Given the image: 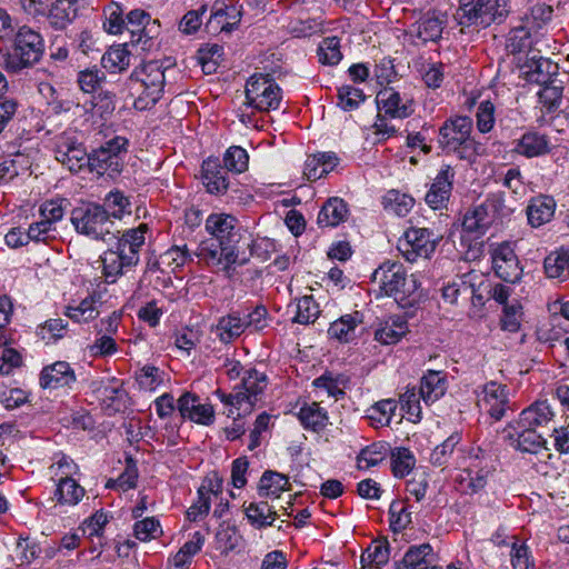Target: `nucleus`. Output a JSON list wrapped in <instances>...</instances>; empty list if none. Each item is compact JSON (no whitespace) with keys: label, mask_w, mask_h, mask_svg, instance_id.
<instances>
[{"label":"nucleus","mask_w":569,"mask_h":569,"mask_svg":"<svg viewBox=\"0 0 569 569\" xmlns=\"http://www.w3.org/2000/svg\"><path fill=\"white\" fill-rule=\"evenodd\" d=\"M28 169V161L22 154L18 153L14 158H7L0 163V182H9Z\"/></svg>","instance_id":"nucleus-59"},{"label":"nucleus","mask_w":569,"mask_h":569,"mask_svg":"<svg viewBox=\"0 0 569 569\" xmlns=\"http://www.w3.org/2000/svg\"><path fill=\"white\" fill-rule=\"evenodd\" d=\"M86 495V489L74 479L59 480L53 492V499L60 506H77Z\"/></svg>","instance_id":"nucleus-35"},{"label":"nucleus","mask_w":569,"mask_h":569,"mask_svg":"<svg viewBox=\"0 0 569 569\" xmlns=\"http://www.w3.org/2000/svg\"><path fill=\"white\" fill-rule=\"evenodd\" d=\"M432 561V547L429 543L412 546L405 553L399 569H427Z\"/></svg>","instance_id":"nucleus-40"},{"label":"nucleus","mask_w":569,"mask_h":569,"mask_svg":"<svg viewBox=\"0 0 569 569\" xmlns=\"http://www.w3.org/2000/svg\"><path fill=\"white\" fill-rule=\"evenodd\" d=\"M130 201L119 190L110 191L104 199V206L112 210L109 214L111 218L121 219L127 212L130 213Z\"/></svg>","instance_id":"nucleus-63"},{"label":"nucleus","mask_w":569,"mask_h":569,"mask_svg":"<svg viewBox=\"0 0 569 569\" xmlns=\"http://www.w3.org/2000/svg\"><path fill=\"white\" fill-rule=\"evenodd\" d=\"M131 53L127 44L112 46L101 58L102 67L111 73H119L130 66Z\"/></svg>","instance_id":"nucleus-42"},{"label":"nucleus","mask_w":569,"mask_h":569,"mask_svg":"<svg viewBox=\"0 0 569 569\" xmlns=\"http://www.w3.org/2000/svg\"><path fill=\"white\" fill-rule=\"evenodd\" d=\"M339 106L345 111H351L357 109L360 103L366 99V96L361 89L352 86H342L338 89Z\"/></svg>","instance_id":"nucleus-62"},{"label":"nucleus","mask_w":569,"mask_h":569,"mask_svg":"<svg viewBox=\"0 0 569 569\" xmlns=\"http://www.w3.org/2000/svg\"><path fill=\"white\" fill-rule=\"evenodd\" d=\"M553 9L546 3H536L523 18V23L532 31L540 30L552 18Z\"/></svg>","instance_id":"nucleus-53"},{"label":"nucleus","mask_w":569,"mask_h":569,"mask_svg":"<svg viewBox=\"0 0 569 569\" xmlns=\"http://www.w3.org/2000/svg\"><path fill=\"white\" fill-rule=\"evenodd\" d=\"M445 24L443 17L426 16L418 23L417 37L423 42H435L441 38Z\"/></svg>","instance_id":"nucleus-47"},{"label":"nucleus","mask_w":569,"mask_h":569,"mask_svg":"<svg viewBox=\"0 0 569 569\" xmlns=\"http://www.w3.org/2000/svg\"><path fill=\"white\" fill-rule=\"evenodd\" d=\"M214 332L223 343H230L240 337L243 331V322L240 320L239 312H230L221 317L216 325Z\"/></svg>","instance_id":"nucleus-43"},{"label":"nucleus","mask_w":569,"mask_h":569,"mask_svg":"<svg viewBox=\"0 0 569 569\" xmlns=\"http://www.w3.org/2000/svg\"><path fill=\"white\" fill-rule=\"evenodd\" d=\"M106 76L98 69H86L78 73V83L86 93H93L100 89Z\"/></svg>","instance_id":"nucleus-64"},{"label":"nucleus","mask_w":569,"mask_h":569,"mask_svg":"<svg viewBox=\"0 0 569 569\" xmlns=\"http://www.w3.org/2000/svg\"><path fill=\"white\" fill-rule=\"evenodd\" d=\"M527 67L528 80L540 86L548 84L552 81V77L558 74V64L543 57L536 58L533 56Z\"/></svg>","instance_id":"nucleus-36"},{"label":"nucleus","mask_w":569,"mask_h":569,"mask_svg":"<svg viewBox=\"0 0 569 569\" xmlns=\"http://www.w3.org/2000/svg\"><path fill=\"white\" fill-rule=\"evenodd\" d=\"M147 231L148 224L140 223L139 227L123 232L121 238L118 240L117 247L118 249H123V252L127 251L126 254L129 262L138 263L139 251L144 244Z\"/></svg>","instance_id":"nucleus-28"},{"label":"nucleus","mask_w":569,"mask_h":569,"mask_svg":"<svg viewBox=\"0 0 569 569\" xmlns=\"http://www.w3.org/2000/svg\"><path fill=\"white\" fill-rule=\"evenodd\" d=\"M379 110L390 118L403 119L412 114V99L406 94H400L391 87L381 89L376 97Z\"/></svg>","instance_id":"nucleus-17"},{"label":"nucleus","mask_w":569,"mask_h":569,"mask_svg":"<svg viewBox=\"0 0 569 569\" xmlns=\"http://www.w3.org/2000/svg\"><path fill=\"white\" fill-rule=\"evenodd\" d=\"M178 410L182 418L204 426L213 422L214 411L211 405L200 403L199 398L186 392L178 400Z\"/></svg>","instance_id":"nucleus-19"},{"label":"nucleus","mask_w":569,"mask_h":569,"mask_svg":"<svg viewBox=\"0 0 569 569\" xmlns=\"http://www.w3.org/2000/svg\"><path fill=\"white\" fill-rule=\"evenodd\" d=\"M397 409V401L383 399L376 402L368 410V418L375 427L389 426Z\"/></svg>","instance_id":"nucleus-49"},{"label":"nucleus","mask_w":569,"mask_h":569,"mask_svg":"<svg viewBox=\"0 0 569 569\" xmlns=\"http://www.w3.org/2000/svg\"><path fill=\"white\" fill-rule=\"evenodd\" d=\"M267 386V375L256 368H249L243 371L241 382L231 393L217 390L216 395L228 407L227 416L244 417L250 415L254 406L261 401Z\"/></svg>","instance_id":"nucleus-3"},{"label":"nucleus","mask_w":569,"mask_h":569,"mask_svg":"<svg viewBox=\"0 0 569 569\" xmlns=\"http://www.w3.org/2000/svg\"><path fill=\"white\" fill-rule=\"evenodd\" d=\"M236 223V218L226 213H211L207 218L206 230L210 237L201 241L194 252L200 261L223 271L238 263L237 243L240 236Z\"/></svg>","instance_id":"nucleus-1"},{"label":"nucleus","mask_w":569,"mask_h":569,"mask_svg":"<svg viewBox=\"0 0 569 569\" xmlns=\"http://www.w3.org/2000/svg\"><path fill=\"white\" fill-rule=\"evenodd\" d=\"M415 204V199L397 190H390L383 197V207L386 210L399 216H407Z\"/></svg>","instance_id":"nucleus-50"},{"label":"nucleus","mask_w":569,"mask_h":569,"mask_svg":"<svg viewBox=\"0 0 569 569\" xmlns=\"http://www.w3.org/2000/svg\"><path fill=\"white\" fill-rule=\"evenodd\" d=\"M488 212L482 204L468 209L462 219V242L468 239H479L491 226Z\"/></svg>","instance_id":"nucleus-21"},{"label":"nucleus","mask_w":569,"mask_h":569,"mask_svg":"<svg viewBox=\"0 0 569 569\" xmlns=\"http://www.w3.org/2000/svg\"><path fill=\"white\" fill-rule=\"evenodd\" d=\"M437 239L432 231L427 228L411 227L405 231L399 240L398 249L409 262L418 258H429L436 250Z\"/></svg>","instance_id":"nucleus-13"},{"label":"nucleus","mask_w":569,"mask_h":569,"mask_svg":"<svg viewBox=\"0 0 569 569\" xmlns=\"http://www.w3.org/2000/svg\"><path fill=\"white\" fill-rule=\"evenodd\" d=\"M247 103L264 112L276 110L281 102V89L269 74H253L246 84Z\"/></svg>","instance_id":"nucleus-11"},{"label":"nucleus","mask_w":569,"mask_h":569,"mask_svg":"<svg viewBox=\"0 0 569 569\" xmlns=\"http://www.w3.org/2000/svg\"><path fill=\"white\" fill-rule=\"evenodd\" d=\"M220 483H212L209 481V485L203 483L198 489V500L189 507L187 511V518L190 521H197L199 518L208 515L210 510V496L216 495L220 490Z\"/></svg>","instance_id":"nucleus-44"},{"label":"nucleus","mask_w":569,"mask_h":569,"mask_svg":"<svg viewBox=\"0 0 569 569\" xmlns=\"http://www.w3.org/2000/svg\"><path fill=\"white\" fill-rule=\"evenodd\" d=\"M127 251L123 249H109L101 257L103 274L106 281L113 283L118 276L123 272V269L137 264V262H129L127 260Z\"/></svg>","instance_id":"nucleus-34"},{"label":"nucleus","mask_w":569,"mask_h":569,"mask_svg":"<svg viewBox=\"0 0 569 569\" xmlns=\"http://www.w3.org/2000/svg\"><path fill=\"white\" fill-rule=\"evenodd\" d=\"M223 162L227 170L241 173L248 169L249 156L246 149L232 146L226 151Z\"/></svg>","instance_id":"nucleus-58"},{"label":"nucleus","mask_w":569,"mask_h":569,"mask_svg":"<svg viewBox=\"0 0 569 569\" xmlns=\"http://www.w3.org/2000/svg\"><path fill=\"white\" fill-rule=\"evenodd\" d=\"M362 567L380 569L389 560V545L386 540H373L361 555Z\"/></svg>","instance_id":"nucleus-46"},{"label":"nucleus","mask_w":569,"mask_h":569,"mask_svg":"<svg viewBox=\"0 0 569 569\" xmlns=\"http://www.w3.org/2000/svg\"><path fill=\"white\" fill-rule=\"evenodd\" d=\"M56 159L71 172H79L88 161V152L76 130L68 129L52 139Z\"/></svg>","instance_id":"nucleus-12"},{"label":"nucleus","mask_w":569,"mask_h":569,"mask_svg":"<svg viewBox=\"0 0 569 569\" xmlns=\"http://www.w3.org/2000/svg\"><path fill=\"white\" fill-rule=\"evenodd\" d=\"M77 0H51L46 18L51 28L56 30L66 29L77 17Z\"/></svg>","instance_id":"nucleus-26"},{"label":"nucleus","mask_w":569,"mask_h":569,"mask_svg":"<svg viewBox=\"0 0 569 569\" xmlns=\"http://www.w3.org/2000/svg\"><path fill=\"white\" fill-rule=\"evenodd\" d=\"M301 425L312 431L323 430L329 421L328 412L318 402L305 403L298 413Z\"/></svg>","instance_id":"nucleus-38"},{"label":"nucleus","mask_w":569,"mask_h":569,"mask_svg":"<svg viewBox=\"0 0 569 569\" xmlns=\"http://www.w3.org/2000/svg\"><path fill=\"white\" fill-rule=\"evenodd\" d=\"M508 438L512 448L529 453H537L546 443L537 430L519 427L513 422L508 426Z\"/></svg>","instance_id":"nucleus-20"},{"label":"nucleus","mask_w":569,"mask_h":569,"mask_svg":"<svg viewBox=\"0 0 569 569\" xmlns=\"http://www.w3.org/2000/svg\"><path fill=\"white\" fill-rule=\"evenodd\" d=\"M319 61L322 64L336 66L342 59L340 40L337 37L325 38L318 47Z\"/></svg>","instance_id":"nucleus-54"},{"label":"nucleus","mask_w":569,"mask_h":569,"mask_svg":"<svg viewBox=\"0 0 569 569\" xmlns=\"http://www.w3.org/2000/svg\"><path fill=\"white\" fill-rule=\"evenodd\" d=\"M546 276L550 279L566 281L569 279V256L567 249L561 248L550 252L543 261Z\"/></svg>","instance_id":"nucleus-37"},{"label":"nucleus","mask_w":569,"mask_h":569,"mask_svg":"<svg viewBox=\"0 0 569 569\" xmlns=\"http://www.w3.org/2000/svg\"><path fill=\"white\" fill-rule=\"evenodd\" d=\"M481 204L492 224L508 219L513 213V209L506 203L503 192L489 193Z\"/></svg>","instance_id":"nucleus-45"},{"label":"nucleus","mask_w":569,"mask_h":569,"mask_svg":"<svg viewBox=\"0 0 569 569\" xmlns=\"http://www.w3.org/2000/svg\"><path fill=\"white\" fill-rule=\"evenodd\" d=\"M202 181L207 191L212 194H222L228 190L229 181L224 169L218 159H207L202 162Z\"/></svg>","instance_id":"nucleus-25"},{"label":"nucleus","mask_w":569,"mask_h":569,"mask_svg":"<svg viewBox=\"0 0 569 569\" xmlns=\"http://www.w3.org/2000/svg\"><path fill=\"white\" fill-rule=\"evenodd\" d=\"M513 150L526 158L539 157L549 151V140L545 134L529 131L517 140Z\"/></svg>","instance_id":"nucleus-30"},{"label":"nucleus","mask_w":569,"mask_h":569,"mask_svg":"<svg viewBox=\"0 0 569 569\" xmlns=\"http://www.w3.org/2000/svg\"><path fill=\"white\" fill-rule=\"evenodd\" d=\"M139 387L147 391L156 390L163 381V372L154 366L142 367L136 376Z\"/></svg>","instance_id":"nucleus-60"},{"label":"nucleus","mask_w":569,"mask_h":569,"mask_svg":"<svg viewBox=\"0 0 569 569\" xmlns=\"http://www.w3.org/2000/svg\"><path fill=\"white\" fill-rule=\"evenodd\" d=\"M130 81L132 89L141 90L134 107L140 110L149 109L161 98L166 82L163 68L158 61H149L133 70Z\"/></svg>","instance_id":"nucleus-6"},{"label":"nucleus","mask_w":569,"mask_h":569,"mask_svg":"<svg viewBox=\"0 0 569 569\" xmlns=\"http://www.w3.org/2000/svg\"><path fill=\"white\" fill-rule=\"evenodd\" d=\"M552 417L553 412L550 406L546 401H537L523 409L519 419L513 423H517L519 427L537 430L539 427H543L551 421Z\"/></svg>","instance_id":"nucleus-27"},{"label":"nucleus","mask_w":569,"mask_h":569,"mask_svg":"<svg viewBox=\"0 0 569 569\" xmlns=\"http://www.w3.org/2000/svg\"><path fill=\"white\" fill-rule=\"evenodd\" d=\"M531 31L525 23L512 28L507 38V49L513 54L529 49L532 43Z\"/></svg>","instance_id":"nucleus-52"},{"label":"nucleus","mask_w":569,"mask_h":569,"mask_svg":"<svg viewBox=\"0 0 569 569\" xmlns=\"http://www.w3.org/2000/svg\"><path fill=\"white\" fill-rule=\"evenodd\" d=\"M361 322L362 316L359 312L345 315L330 325L328 335L339 342H350L356 338V329Z\"/></svg>","instance_id":"nucleus-32"},{"label":"nucleus","mask_w":569,"mask_h":569,"mask_svg":"<svg viewBox=\"0 0 569 569\" xmlns=\"http://www.w3.org/2000/svg\"><path fill=\"white\" fill-rule=\"evenodd\" d=\"M320 313L319 305L312 296H303L297 301V312L293 320L298 323L308 325L316 321Z\"/></svg>","instance_id":"nucleus-57"},{"label":"nucleus","mask_w":569,"mask_h":569,"mask_svg":"<svg viewBox=\"0 0 569 569\" xmlns=\"http://www.w3.org/2000/svg\"><path fill=\"white\" fill-rule=\"evenodd\" d=\"M556 200L550 196L539 194L533 197L526 209L528 223L532 228H539L550 222L556 211Z\"/></svg>","instance_id":"nucleus-22"},{"label":"nucleus","mask_w":569,"mask_h":569,"mask_svg":"<svg viewBox=\"0 0 569 569\" xmlns=\"http://www.w3.org/2000/svg\"><path fill=\"white\" fill-rule=\"evenodd\" d=\"M456 171L450 164H442L425 196L426 203L433 210L446 208L451 197Z\"/></svg>","instance_id":"nucleus-16"},{"label":"nucleus","mask_w":569,"mask_h":569,"mask_svg":"<svg viewBox=\"0 0 569 569\" xmlns=\"http://www.w3.org/2000/svg\"><path fill=\"white\" fill-rule=\"evenodd\" d=\"M348 216L347 202L339 197H331L322 204L317 223L320 228H335L345 222Z\"/></svg>","instance_id":"nucleus-23"},{"label":"nucleus","mask_w":569,"mask_h":569,"mask_svg":"<svg viewBox=\"0 0 569 569\" xmlns=\"http://www.w3.org/2000/svg\"><path fill=\"white\" fill-rule=\"evenodd\" d=\"M44 48V39L39 31L21 26L13 34L10 48L2 54L3 68L9 73L20 74L40 62Z\"/></svg>","instance_id":"nucleus-2"},{"label":"nucleus","mask_w":569,"mask_h":569,"mask_svg":"<svg viewBox=\"0 0 569 569\" xmlns=\"http://www.w3.org/2000/svg\"><path fill=\"white\" fill-rule=\"evenodd\" d=\"M387 453L388 448L386 443L375 442L370 446H367L359 452L357 457L358 468L367 470L372 467H376L385 460Z\"/></svg>","instance_id":"nucleus-48"},{"label":"nucleus","mask_w":569,"mask_h":569,"mask_svg":"<svg viewBox=\"0 0 569 569\" xmlns=\"http://www.w3.org/2000/svg\"><path fill=\"white\" fill-rule=\"evenodd\" d=\"M472 120L466 116L452 117L439 129V146L447 152L457 153L458 158L470 163L485 151L483 144L471 137Z\"/></svg>","instance_id":"nucleus-4"},{"label":"nucleus","mask_w":569,"mask_h":569,"mask_svg":"<svg viewBox=\"0 0 569 569\" xmlns=\"http://www.w3.org/2000/svg\"><path fill=\"white\" fill-rule=\"evenodd\" d=\"M490 257L492 269L497 277L511 283H516L521 279L522 267L515 249L509 242L491 244Z\"/></svg>","instance_id":"nucleus-14"},{"label":"nucleus","mask_w":569,"mask_h":569,"mask_svg":"<svg viewBox=\"0 0 569 569\" xmlns=\"http://www.w3.org/2000/svg\"><path fill=\"white\" fill-rule=\"evenodd\" d=\"M408 332V322L402 316H390L378 323L375 340L382 345H395Z\"/></svg>","instance_id":"nucleus-24"},{"label":"nucleus","mask_w":569,"mask_h":569,"mask_svg":"<svg viewBox=\"0 0 569 569\" xmlns=\"http://www.w3.org/2000/svg\"><path fill=\"white\" fill-rule=\"evenodd\" d=\"M477 397L478 407L496 421L501 420L507 410L511 409L508 387L496 381L483 385Z\"/></svg>","instance_id":"nucleus-15"},{"label":"nucleus","mask_w":569,"mask_h":569,"mask_svg":"<svg viewBox=\"0 0 569 569\" xmlns=\"http://www.w3.org/2000/svg\"><path fill=\"white\" fill-rule=\"evenodd\" d=\"M49 471L51 478L59 482V480L73 478V476L79 473V467L70 457L60 455L49 467Z\"/></svg>","instance_id":"nucleus-55"},{"label":"nucleus","mask_w":569,"mask_h":569,"mask_svg":"<svg viewBox=\"0 0 569 569\" xmlns=\"http://www.w3.org/2000/svg\"><path fill=\"white\" fill-rule=\"evenodd\" d=\"M71 222L77 232L94 240L104 241L107 236L114 237V221L103 206L88 203L74 208Z\"/></svg>","instance_id":"nucleus-7"},{"label":"nucleus","mask_w":569,"mask_h":569,"mask_svg":"<svg viewBox=\"0 0 569 569\" xmlns=\"http://www.w3.org/2000/svg\"><path fill=\"white\" fill-rule=\"evenodd\" d=\"M372 281L386 296L402 301L417 289L416 281L407 277L403 266L397 261H386L375 270Z\"/></svg>","instance_id":"nucleus-8"},{"label":"nucleus","mask_w":569,"mask_h":569,"mask_svg":"<svg viewBox=\"0 0 569 569\" xmlns=\"http://www.w3.org/2000/svg\"><path fill=\"white\" fill-rule=\"evenodd\" d=\"M447 390L446 377L441 371H428L420 381L419 395L427 405L441 398Z\"/></svg>","instance_id":"nucleus-29"},{"label":"nucleus","mask_w":569,"mask_h":569,"mask_svg":"<svg viewBox=\"0 0 569 569\" xmlns=\"http://www.w3.org/2000/svg\"><path fill=\"white\" fill-rule=\"evenodd\" d=\"M416 465V458L407 448H395L391 451L392 472L398 478H403L410 473Z\"/></svg>","instance_id":"nucleus-51"},{"label":"nucleus","mask_w":569,"mask_h":569,"mask_svg":"<svg viewBox=\"0 0 569 569\" xmlns=\"http://www.w3.org/2000/svg\"><path fill=\"white\" fill-rule=\"evenodd\" d=\"M128 140L124 137L117 136L99 149L88 153L87 164L91 171L98 174L107 173L109 177L118 174L122 170L121 156L128 151Z\"/></svg>","instance_id":"nucleus-10"},{"label":"nucleus","mask_w":569,"mask_h":569,"mask_svg":"<svg viewBox=\"0 0 569 569\" xmlns=\"http://www.w3.org/2000/svg\"><path fill=\"white\" fill-rule=\"evenodd\" d=\"M460 440L461 436L459 433H452L441 445L437 446L430 453L431 465L436 467L446 466Z\"/></svg>","instance_id":"nucleus-56"},{"label":"nucleus","mask_w":569,"mask_h":569,"mask_svg":"<svg viewBox=\"0 0 569 569\" xmlns=\"http://www.w3.org/2000/svg\"><path fill=\"white\" fill-rule=\"evenodd\" d=\"M508 13L507 0H459L456 12L458 24L463 28H486Z\"/></svg>","instance_id":"nucleus-5"},{"label":"nucleus","mask_w":569,"mask_h":569,"mask_svg":"<svg viewBox=\"0 0 569 569\" xmlns=\"http://www.w3.org/2000/svg\"><path fill=\"white\" fill-rule=\"evenodd\" d=\"M100 298V295L92 293L77 305H69L66 316L79 323H86L96 319L100 313L98 308Z\"/></svg>","instance_id":"nucleus-33"},{"label":"nucleus","mask_w":569,"mask_h":569,"mask_svg":"<svg viewBox=\"0 0 569 569\" xmlns=\"http://www.w3.org/2000/svg\"><path fill=\"white\" fill-rule=\"evenodd\" d=\"M76 381V372L67 361H57L43 367L39 377V385L43 389H70Z\"/></svg>","instance_id":"nucleus-18"},{"label":"nucleus","mask_w":569,"mask_h":569,"mask_svg":"<svg viewBox=\"0 0 569 569\" xmlns=\"http://www.w3.org/2000/svg\"><path fill=\"white\" fill-rule=\"evenodd\" d=\"M244 513L252 527L262 529L273 526L277 511L267 501L250 502L244 508Z\"/></svg>","instance_id":"nucleus-39"},{"label":"nucleus","mask_w":569,"mask_h":569,"mask_svg":"<svg viewBox=\"0 0 569 569\" xmlns=\"http://www.w3.org/2000/svg\"><path fill=\"white\" fill-rule=\"evenodd\" d=\"M475 278H478V276L473 272H470L448 282L447 284H443L441 288V297L443 301L450 305H455L457 303L459 296L468 297L469 292L473 291L472 280Z\"/></svg>","instance_id":"nucleus-41"},{"label":"nucleus","mask_w":569,"mask_h":569,"mask_svg":"<svg viewBox=\"0 0 569 569\" xmlns=\"http://www.w3.org/2000/svg\"><path fill=\"white\" fill-rule=\"evenodd\" d=\"M57 237V227L51 226L50 222L44 221L40 218V220L32 222L27 229V238H29L30 242H48L50 240L56 239Z\"/></svg>","instance_id":"nucleus-61"},{"label":"nucleus","mask_w":569,"mask_h":569,"mask_svg":"<svg viewBox=\"0 0 569 569\" xmlns=\"http://www.w3.org/2000/svg\"><path fill=\"white\" fill-rule=\"evenodd\" d=\"M288 490H290V482L286 475L271 470L262 473L258 486L259 497L277 499Z\"/></svg>","instance_id":"nucleus-31"},{"label":"nucleus","mask_w":569,"mask_h":569,"mask_svg":"<svg viewBox=\"0 0 569 569\" xmlns=\"http://www.w3.org/2000/svg\"><path fill=\"white\" fill-rule=\"evenodd\" d=\"M465 468L457 477L460 490L465 493H476L487 485L491 472L490 457L479 447H471L461 456Z\"/></svg>","instance_id":"nucleus-9"}]
</instances>
